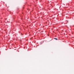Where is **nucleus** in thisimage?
I'll return each mask as SVG.
<instances>
[{"instance_id": "1", "label": "nucleus", "mask_w": 74, "mask_h": 74, "mask_svg": "<svg viewBox=\"0 0 74 74\" xmlns=\"http://www.w3.org/2000/svg\"><path fill=\"white\" fill-rule=\"evenodd\" d=\"M55 40H58V39L56 38H55Z\"/></svg>"}]
</instances>
